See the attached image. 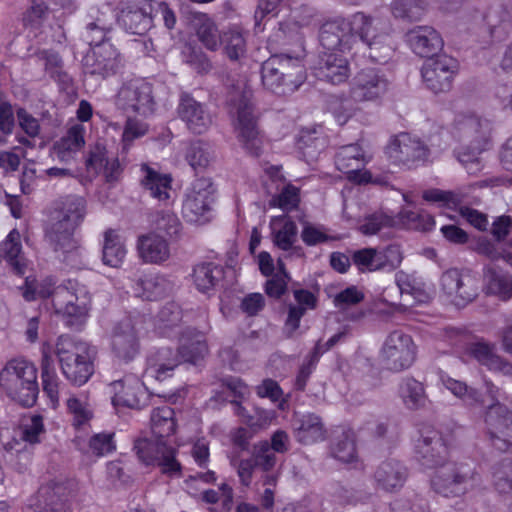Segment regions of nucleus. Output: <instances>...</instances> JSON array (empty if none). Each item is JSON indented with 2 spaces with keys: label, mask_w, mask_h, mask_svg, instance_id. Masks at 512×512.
Masks as SVG:
<instances>
[{
  "label": "nucleus",
  "mask_w": 512,
  "mask_h": 512,
  "mask_svg": "<svg viewBox=\"0 0 512 512\" xmlns=\"http://www.w3.org/2000/svg\"><path fill=\"white\" fill-rule=\"evenodd\" d=\"M22 296L27 301H33L37 296L51 297L55 313L60 315L65 324L72 329L79 330L85 324L90 310L91 297L84 286L68 288L58 286L54 290H38L35 280L25 278L21 287Z\"/></svg>",
  "instance_id": "f257e3e1"
},
{
  "label": "nucleus",
  "mask_w": 512,
  "mask_h": 512,
  "mask_svg": "<svg viewBox=\"0 0 512 512\" xmlns=\"http://www.w3.org/2000/svg\"><path fill=\"white\" fill-rule=\"evenodd\" d=\"M55 353L63 375L72 384L81 386L93 375L96 350L88 343L61 335L57 339Z\"/></svg>",
  "instance_id": "f03ea898"
},
{
  "label": "nucleus",
  "mask_w": 512,
  "mask_h": 512,
  "mask_svg": "<svg viewBox=\"0 0 512 512\" xmlns=\"http://www.w3.org/2000/svg\"><path fill=\"white\" fill-rule=\"evenodd\" d=\"M300 55H273L261 66L263 86L277 95L294 93L304 83L306 73Z\"/></svg>",
  "instance_id": "7ed1b4c3"
},
{
  "label": "nucleus",
  "mask_w": 512,
  "mask_h": 512,
  "mask_svg": "<svg viewBox=\"0 0 512 512\" xmlns=\"http://www.w3.org/2000/svg\"><path fill=\"white\" fill-rule=\"evenodd\" d=\"M483 480L473 463H443L431 480L433 490L444 497H460L482 487Z\"/></svg>",
  "instance_id": "20e7f679"
},
{
  "label": "nucleus",
  "mask_w": 512,
  "mask_h": 512,
  "mask_svg": "<svg viewBox=\"0 0 512 512\" xmlns=\"http://www.w3.org/2000/svg\"><path fill=\"white\" fill-rule=\"evenodd\" d=\"M0 386L12 400L33 406L39 393L37 369L24 359L11 360L0 373Z\"/></svg>",
  "instance_id": "39448f33"
},
{
  "label": "nucleus",
  "mask_w": 512,
  "mask_h": 512,
  "mask_svg": "<svg viewBox=\"0 0 512 512\" xmlns=\"http://www.w3.org/2000/svg\"><path fill=\"white\" fill-rule=\"evenodd\" d=\"M116 104L127 113L153 115L157 105L153 85L141 78L125 82L117 93Z\"/></svg>",
  "instance_id": "423d86ee"
},
{
  "label": "nucleus",
  "mask_w": 512,
  "mask_h": 512,
  "mask_svg": "<svg viewBox=\"0 0 512 512\" xmlns=\"http://www.w3.org/2000/svg\"><path fill=\"white\" fill-rule=\"evenodd\" d=\"M491 132V122L476 115L461 114L454 121L453 133L462 151L482 153L490 143Z\"/></svg>",
  "instance_id": "0eeeda50"
},
{
  "label": "nucleus",
  "mask_w": 512,
  "mask_h": 512,
  "mask_svg": "<svg viewBox=\"0 0 512 512\" xmlns=\"http://www.w3.org/2000/svg\"><path fill=\"white\" fill-rule=\"evenodd\" d=\"M231 113L234 117L237 138L242 147L249 155L258 157L262 152L263 141L253 105L242 96L235 103V111Z\"/></svg>",
  "instance_id": "6e6552de"
},
{
  "label": "nucleus",
  "mask_w": 512,
  "mask_h": 512,
  "mask_svg": "<svg viewBox=\"0 0 512 512\" xmlns=\"http://www.w3.org/2000/svg\"><path fill=\"white\" fill-rule=\"evenodd\" d=\"M215 188L209 178L196 179L187 190L182 215L187 222L205 224L211 219Z\"/></svg>",
  "instance_id": "1a4fd4ad"
},
{
  "label": "nucleus",
  "mask_w": 512,
  "mask_h": 512,
  "mask_svg": "<svg viewBox=\"0 0 512 512\" xmlns=\"http://www.w3.org/2000/svg\"><path fill=\"white\" fill-rule=\"evenodd\" d=\"M417 347L409 334L395 330L386 337L380 358L384 367L393 372H401L412 366L416 360Z\"/></svg>",
  "instance_id": "9d476101"
},
{
  "label": "nucleus",
  "mask_w": 512,
  "mask_h": 512,
  "mask_svg": "<svg viewBox=\"0 0 512 512\" xmlns=\"http://www.w3.org/2000/svg\"><path fill=\"white\" fill-rule=\"evenodd\" d=\"M458 72V60L447 54L430 57L421 68V76L425 87L436 95L448 93L452 89Z\"/></svg>",
  "instance_id": "9b49d317"
},
{
  "label": "nucleus",
  "mask_w": 512,
  "mask_h": 512,
  "mask_svg": "<svg viewBox=\"0 0 512 512\" xmlns=\"http://www.w3.org/2000/svg\"><path fill=\"white\" fill-rule=\"evenodd\" d=\"M492 401L485 414L487 434L495 449L508 452L512 449V411L495 401L494 396Z\"/></svg>",
  "instance_id": "f8f14e48"
},
{
  "label": "nucleus",
  "mask_w": 512,
  "mask_h": 512,
  "mask_svg": "<svg viewBox=\"0 0 512 512\" xmlns=\"http://www.w3.org/2000/svg\"><path fill=\"white\" fill-rule=\"evenodd\" d=\"M85 74L106 79L117 74L124 66L123 58L111 43H102L91 48L82 60Z\"/></svg>",
  "instance_id": "ddd939ff"
},
{
  "label": "nucleus",
  "mask_w": 512,
  "mask_h": 512,
  "mask_svg": "<svg viewBox=\"0 0 512 512\" xmlns=\"http://www.w3.org/2000/svg\"><path fill=\"white\" fill-rule=\"evenodd\" d=\"M154 0H121L118 23L125 31L144 35L153 26Z\"/></svg>",
  "instance_id": "4468645a"
},
{
  "label": "nucleus",
  "mask_w": 512,
  "mask_h": 512,
  "mask_svg": "<svg viewBox=\"0 0 512 512\" xmlns=\"http://www.w3.org/2000/svg\"><path fill=\"white\" fill-rule=\"evenodd\" d=\"M387 153L395 163L411 169L427 160L429 149L420 139L401 133L390 142Z\"/></svg>",
  "instance_id": "2eb2a0df"
},
{
  "label": "nucleus",
  "mask_w": 512,
  "mask_h": 512,
  "mask_svg": "<svg viewBox=\"0 0 512 512\" xmlns=\"http://www.w3.org/2000/svg\"><path fill=\"white\" fill-rule=\"evenodd\" d=\"M389 87L385 74L375 68H364L353 78L350 97L354 102H372L380 99Z\"/></svg>",
  "instance_id": "dca6fc26"
},
{
  "label": "nucleus",
  "mask_w": 512,
  "mask_h": 512,
  "mask_svg": "<svg viewBox=\"0 0 512 512\" xmlns=\"http://www.w3.org/2000/svg\"><path fill=\"white\" fill-rule=\"evenodd\" d=\"M440 285L442 291L457 306L472 302L478 295L476 280L456 268L449 269L441 275Z\"/></svg>",
  "instance_id": "f3484780"
},
{
  "label": "nucleus",
  "mask_w": 512,
  "mask_h": 512,
  "mask_svg": "<svg viewBox=\"0 0 512 512\" xmlns=\"http://www.w3.org/2000/svg\"><path fill=\"white\" fill-rule=\"evenodd\" d=\"M366 162L363 149L358 143L341 146L335 155L336 168L347 174V178L356 184L372 181V174L362 169Z\"/></svg>",
  "instance_id": "a211bd4d"
},
{
  "label": "nucleus",
  "mask_w": 512,
  "mask_h": 512,
  "mask_svg": "<svg viewBox=\"0 0 512 512\" xmlns=\"http://www.w3.org/2000/svg\"><path fill=\"white\" fill-rule=\"evenodd\" d=\"M448 448L438 430L425 426L420 430L416 444V454L422 465L428 468L439 467L444 463Z\"/></svg>",
  "instance_id": "6ab92c4d"
},
{
  "label": "nucleus",
  "mask_w": 512,
  "mask_h": 512,
  "mask_svg": "<svg viewBox=\"0 0 512 512\" xmlns=\"http://www.w3.org/2000/svg\"><path fill=\"white\" fill-rule=\"evenodd\" d=\"M405 40L411 50L420 57H436L444 42L440 33L432 26H415L405 34Z\"/></svg>",
  "instance_id": "aec40b11"
},
{
  "label": "nucleus",
  "mask_w": 512,
  "mask_h": 512,
  "mask_svg": "<svg viewBox=\"0 0 512 512\" xmlns=\"http://www.w3.org/2000/svg\"><path fill=\"white\" fill-rule=\"evenodd\" d=\"M70 490L63 481H49L42 485L37 492L35 503L36 512H67Z\"/></svg>",
  "instance_id": "412c9836"
},
{
  "label": "nucleus",
  "mask_w": 512,
  "mask_h": 512,
  "mask_svg": "<svg viewBox=\"0 0 512 512\" xmlns=\"http://www.w3.org/2000/svg\"><path fill=\"white\" fill-rule=\"evenodd\" d=\"M314 73L320 80L340 84L349 77V63L341 53L322 51L314 65Z\"/></svg>",
  "instance_id": "4be33fe9"
},
{
  "label": "nucleus",
  "mask_w": 512,
  "mask_h": 512,
  "mask_svg": "<svg viewBox=\"0 0 512 512\" xmlns=\"http://www.w3.org/2000/svg\"><path fill=\"white\" fill-rule=\"evenodd\" d=\"M111 385L115 391L112 397L114 406L141 409L147 405L148 394L146 388L137 377L129 376L115 381Z\"/></svg>",
  "instance_id": "5701e85b"
},
{
  "label": "nucleus",
  "mask_w": 512,
  "mask_h": 512,
  "mask_svg": "<svg viewBox=\"0 0 512 512\" xmlns=\"http://www.w3.org/2000/svg\"><path fill=\"white\" fill-rule=\"evenodd\" d=\"M178 114L194 134L206 132L212 124V117L205 106L188 93H182L180 96Z\"/></svg>",
  "instance_id": "b1692460"
},
{
  "label": "nucleus",
  "mask_w": 512,
  "mask_h": 512,
  "mask_svg": "<svg viewBox=\"0 0 512 512\" xmlns=\"http://www.w3.org/2000/svg\"><path fill=\"white\" fill-rule=\"evenodd\" d=\"M111 344L116 357L125 362L132 361L138 355L140 344L131 319H123L116 325Z\"/></svg>",
  "instance_id": "393cba45"
},
{
  "label": "nucleus",
  "mask_w": 512,
  "mask_h": 512,
  "mask_svg": "<svg viewBox=\"0 0 512 512\" xmlns=\"http://www.w3.org/2000/svg\"><path fill=\"white\" fill-rule=\"evenodd\" d=\"M319 41L324 51L350 49L351 32L347 18H335L323 23L319 30Z\"/></svg>",
  "instance_id": "a878e982"
},
{
  "label": "nucleus",
  "mask_w": 512,
  "mask_h": 512,
  "mask_svg": "<svg viewBox=\"0 0 512 512\" xmlns=\"http://www.w3.org/2000/svg\"><path fill=\"white\" fill-rule=\"evenodd\" d=\"M407 476V468L395 459L381 462L373 475L376 487L389 493L399 491L404 486Z\"/></svg>",
  "instance_id": "bb28decb"
},
{
  "label": "nucleus",
  "mask_w": 512,
  "mask_h": 512,
  "mask_svg": "<svg viewBox=\"0 0 512 512\" xmlns=\"http://www.w3.org/2000/svg\"><path fill=\"white\" fill-rule=\"evenodd\" d=\"M292 425L295 439L301 444L310 445L325 439V425L314 413L296 415Z\"/></svg>",
  "instance_id": "cd10ccee"
},
{
  "label": "nucleus",
  "mask_w": 512,
  "mask_h": 512,
  "mask_svg": "<svg viewBox=\"0 0 512 512\" xmlns=\"http://www.w3.org/2000/svg\"><path fill=\"white\" fill-rule=\"evenodd\" d=\"M137 250L145 263L160 264L170 257L168 242L156 232L140 235L137 239Z\"/></svg>",
  "instance_id": "c85d7f7f"
},
{
  "label": "nucleus",
  "mask_w": 512,
  "mask_h": 512,
  "mask_svg": "<svg viewBox=\"0 0 512 512\" xmlns=\"http://www.w3.org/2000/svg\"><path fill=\"white\" fill-rule=\"evenodd\" d=\"M181 364L178 349L161 347L147 358V371L159 381L165 380Z\"/></svg>",
  "instance_id": "c756f323"
},
{
  "label": "nucleus",
  "mask_w": 512,
  "mask_h": 512,
  "mask_svg": "<svg viewBox=\"0 0 512 512\" xmlns=\"http://www.w3.org/2000/svg\"><path fill=\"white\" fill-rule=\"evenodd\" d=\"M76 227L67 222L51 220L45 229V238L56 252L72 253L78 249V241L74 238Z\"/></svg>",
  "instance_id": "7c9ffc66"
},
{
  "label": "nucleus",
  "mask_w": 512,
  "mask_h": 512,
  "mask_svg": "<svg viewBox=\"0 0 512 512\" xmlns=\"http://www.w3.org/2000/svg\"><path fill=\"white\" fill-rule=\"evenodd\" d=\"M347 19L351 40L358 38L365 45L385 32L380 18L365 14L364 12H356Z\"/></svg>",
  "instance_id": "2f4dec72"
},
{
  "label": "nucleus",
  "mask_w": 512,
  "mask_h": 512,
  "mask_svg": "<svg viewBox=\"0 0 512 512\" xmlns=\"http://www.w3.org/2000/svg\"><path fill=\"white\" fill-rule=\"evenodd\" d=\"M85 215V201L82 197L68 195L54 202L51 220L67 222L77 227Z\"/></svg>",
  "instance_id": "473e14b6"
},
{
  "label": "nucleus",
  "mask_w": 512,
  "mask_h": 512,
  "mask_svg": "<svg viewBox=\"0 0 512 512\" xmlns=\"http://www.w3.org/2000/svg\"><path fill=\"white\" fill-rule=\"evenodd\" d=\"M21 250L20 233L17 229H13L0 244V259H4L11 271L18 276H23L27 267Z\"/></svg>",
  "instance_id": "72a5a7b5"
},
{
  "label": "nucleus",
  "mask_w": 512,
  "mask_h": 512,
  "mask_svg": "<svg viewBox=\"0 0 512 512\" xmlns=\"http://www.w3.org/2000/svg\"><path fill=\"white\" fill-rule=\"evenodd\" d=\"M143 177L142 187L149 192L150 196L158 201H166L170 197L172 178L168 174H162L147 164L141 166Z\"/></svg>",
  "instance_id": "f704fd0d"
},
{
  "label": "nucleus",
  "mask_w": 512,
  "mask_h": 512,
  "mask_svg": "<svg viewBox=\"0 0 512 512\" xmlns=\"http://www.w3.org/2000/svg\"><path fill=\"white\" fill-rule=\"evenodd\" d=\"M223 267L213 262H203L194 266L192 273L193 284L204 294L215 291L216 286L223 278Z\"/></svg>",
  "instance_id": "c9c22d12"
},
{
  "label": "nucleus",
  "mask_w": 512,
  "mask_h": 512,
  "mask_svg": "<svg viewBox=\"0 0 512 512\" xmlns=\"http://www.w3.org/2000/svg\"><path fill=\"white\" fill-rule=\"evenodd\" d=\"M469 354L481 365L489 370L499 371L504 374L512 373V364L498 356L494 346L485 342H474L469 345Z\"/></svg>",
  "instance_id": "e433bc0d"
},
{
  "label": "nucleus",
  "mask_w": 512,
  "mask_h": 512,
  "mask_svg": "<svg viewBox=\"0 0 512 512\" xmlns=\"http://www.w3.org/2000/svg\"><path fill=\"white\" fill-rule=\"evenodd\" d=\"M85 127L82 124L71 126L66 135L54 145L55 155L61 161H68L73 154L85 145Z\"/></svg>",
  "instance_id": "4c0bfd02"
},
{
  "label": "nucleus",
  "mask_w": 512,
  "mask_h": 512,
  "mask_svg": "<svg viewBox=\"0 0 512 512\" xmlns=\"http://www.w3.org/2000/svg\"><path fill=\"white\" fill-rule=\"evenodd\" d=\"M194 28L198 40L206 49L216 51L221 46L222 35L207 14L199 13L194 17Z\"/></svg>",
  "instance_id": "58836bf2"
},
{
  "label": "nucleus",
  "mask_w": 512,
  "mask_h": 512,
  "mask_svg": "<svg viewBox=\"0 0 512 512\" xmlns=\"http://www.w3.org/2000/svg\"><path fill=\"white\" fill-rule=\"evenodd\" d=\"M398 393L406 408L418 410L426 405L424 385L413 377H405L399 384Z\"/></svg>",
  "instance_id": "ea45409f"
},
{
  "label": "nucleus",
  "mask_w": 512,
  "mask_h": 512,
  "mask_svg": "<svg viewBox=\"0 0 512 512\" xmlns=\"http://www.w3.org/2000/svg\"><path fill=\"white\" fill-rule=\"evenodd\" d=\"M40 366L43 390L52 402H58V377L51 355V347L48 344H44L42 347Z\"/></svg>",
  "instance_id": "a19ab883"
},
{
  "label": "nucleus",
  "mask_w": 512,
  "mask_h": 512,
  "mask_svg": "<svg viewBox=\"0 0 512 512\" xmlns=\"http://www.w3.org/2000/svg\"><path fill=\"white\" fill-rule=\"evenodd\" d=\"M487 292L498 296L501 300L512 298V276L493 266L484 271Z\"/></svg>",
  "instance_id": "79ce46f5"
},
{
  "label": "nucleus",
  "mask_w": 512,
  "mask_h": 512,
  "mask_svg": "<svg viewBox=\"0 0 512 512\" xmlns=\"http://www.w3.org/2000/svg\"><path fill=\"white\" fill-rule=\"evenodd\" d=\"M427 8V0H393L390 4L393 17L409 23L420 21Z\"/></svg>",
  "instance_id": "37998d69"
},
{
  "label": "nucleus",
  "mask_w": 512,
  "mask_h": 512,
  "mask_svg": "<svg viewBox=\"0 0 512 512\" xmlns=\"http://www.w3.org/2000/svg\"><path fill=\"white\" fill-rule=\"evenodd\" d=\"M126 248L121 237L115 230L109 229L104 233L102 261L105 265L118 268L124 261Z\"/></svg>",
  "instance_id": "c03bdc74"
},
{
  "label": "nucleus",
  "mask_w": 512,
  "mask_h": 512,
  "mask_svg": "<svg viewBox=\"0 0 512 512\" xmlns=\"http://www.w3.org/2000/svg\"><path fill=\"white\" fill-rule=\"evenodd\" d=\"M167 281L156 275H145L139 277L133 287V291L137 297L145 300H157L166 293Z\"/></svg>",
  "instance_id": "a18cd8bd"
},
{
  "label": "nucleus",
  "mask_w": 512,
  "mask_h": 512,
  "mask_svg": "<svg viewBox=\"0 0 512 512\" xmlns=\"http://www.w3.org/2000/svg\"><path fill=\"white\" fill-rule=\"evenodd\" d=\"M174 410L169 406L158 407L151 414V431L155 438L169 437L175 432Z\"/></svg>",
  "instance_id": "49530a36"
},
{
  "label": "nucleus",
  "mask_w": 512,
  "mask_h": 512,
  "mask_svg": "<svg viewBox=\"0 0 512 512\" xmlns=\"http://www.w3.org/2000/svg\"><path fill=\"white\" fill-rule=\"evenodd\" d=\"M192 337L185 339L182 338V343L178 347V352L182 362L196 364L202 360L208 352V347L203 335L189 331Z\"/></svg>",
  "instance_id": "de8ad7c7"
},
{
  "label": "nucleus",
  "mask_w": 512,
  "mask_h": 512,
  "mask_svg": "<svg viewBox=\"0 0 512 512\" xmlns=\"http://www.w3.org/2000/svg\"><path fill=\"white\" fill-rule=\"evenodd\" d=\"M485 21L490 35L498 40L505 38L512 28V16L501 6L490 9L485 16Z\"/></svg>",
  "instance_id": "09e8293b"
},
{
  "label": "nucleus",
  "mask_w": 512,
  "mask_h": 512,
  "mask_svg": "<svg viewBox=\"0 0 512 512\" xmlns=\"http://www.w3.org/2000/svg\"><path fill=\"white\" fill-rule=\"evenodd\" d=\"M168 444L166 440L161 438L155 439H139L134 444V450L144 464H156L163 453L166 451Z\"/></svg>",
  "instance_id": "8fccbe9b"
},
{
  "label": "nucleus",
  "mask_w": 512,
  "mask_h": 512,
  "mask_svg": "<svg viewBox=\"0 0 512 512\" xmlns=\"http://www.w3.org/2000/svg\"><path fill=\"white\" fill-rule=\"evenodd\" d=\"M366 46L369 49V58L378 64L388 63L396 51L395 41L386 31Z\"/></svg>",
  "instance_id": "3c124183"
},
{
  "label": "nucleus",
  "mask_w": 512,
  "mask_h": 512,
  "mask_svg": "<svg viewBox=\"0 0 512 512\" xmlns=\"http://www.w3.org/2000/svg\"><path fill=\"white\" fill-rule=\"evenodd\" d=\"M151 224L153 232L164 233L170 238H178L182 231V224L177 215L171 211H158L152 215Z\"/></svg>",
  "instance_id": "603ef678"
},
{
  "label": "nucleus",
  "mask_w": 512,
  "mask_h": 512,
  "mask_svg": "<svg viewBox=\"0 0 512 512\" xmlns=\"http://www.w3.org/2000/svg\"><path fill=\"white\" fill-rule=\"evenodd\" d=\"M443 385L455 396L461 398L468 405H484L481 393L466 383L453 379L449 376H442Z\"/></svg>",
  "instance_id": "864d4df0"
},
{
  "label": "nucleus",
  "mask_w": 512,
  "mask_h": 512,
  "mask_svg": "<svg viewBox=\"0 0 512 512\" xmlns=\"http://www.w3.org/2000/svg\"><path fill=\"white\" fill-rule=\"evenodd\" d=\"M492 481L499 493L512 492V459L504 458L492 467Z\"/></svg>",
  "instance_id": "5fc2aeb1"
},
{
  "label": "nucleus",
  "mask_w": 512,
  "mask_h": 512,
  "mask_svg": "<svg viewBox=\"0 0 512 512\" xmlns=\"http://www.w3.org/2000/svg\"><path fill=\"white\" fill-rule=\"evenodd\" d=\"M398 217L408 229L429 231L435 225L433 217L425 211L402 209Z\"/></svg>",
  "instance_id": "6e6d98bb"
},
{
  "label": "nucleus",
  "mask_w": 512,
  "mask_h": 512,
  "mask_svg": "<svg viewBox=\"0 0 512 512\" xmlns=\"http://www.w3.org/2000/svg\"><path fill=\"white\" fill-rule=\"evenodd\" d=\"M253 464L257 472H267L277 469V457L268 447V441H260L253 446L251 453Z\"/></svg>",
  "instance_id": "4d7b16f0"
},
{
  "label": "nucleus",
  "mask_w": 512,
  "mask_h": 512,
  "mask_svg": "<svg viewBox=\"0 0 512 512\" xmlns=\"http://www.w3.org/2000/svg\"><path fill=\"white\" fill-rule=\"evenodd\" d=\"M403 260L402 251L397 244H390L384 248H376V268L378 270L392 271L398 268Z\"/></svg>",
  "instance_id": "13d9d810"
},
{
  "label": "nucleus",
  "mask_w": 512,
  "mask_h": 512,
  "mask_svg": "<svg viewBox=\"0 0 512 512\" xmlns=\"http://www.w3.org/2000/svg\"><path fill=\"white\" fill-rule=\"evenodd\" d=\"M221 45L226 56L232 61H237L245 55L246 41L238 31L225 32L222 35Z\"/></svg>",
  "instance_id": "bf43d9fd"
},
{
  "label": "nucleus",
  "mask_w": 512,
  "mask_h": 512,
  "mask_svg": "<svg viewBox=\"0 0 512 512\" xmlns=\"http://www.w3.org/2000/svg\"><path fill=\"white\" fill-rule=\"evenodd\" d=\"M183 61L192 67L197 73H208L212 64L200 47L187 44L182 50Z\"/></svg>",
  "instance_id": "052dcab7"
},
{
  "label": "nucleus",
  "mask_w": 512,
  "mask_h": 512,
  "mask_svg": "<svg viewBox=\"0 0 512 512\" xmlns=\"http://www.w3.org/2000/svg\"><path fill=\"white\" fill-rule=\"evenodd\" d=\"M111 28V23H106L103 19L97 18L95 21L87 24L83 38L91 48L102 43H110L107 40V35Z\"/></svg>",
  "instance_id": "680f3d73"
},
{
  "label": "nucleus",
  "mask_w": 512,
  "mask_h": 512,
  "mask_svg": "<svg viewBox=\"0 0 512 512\" xmlns=\"http://www.w3.org/2000/svg\"><path fill=\"white\" fill-rule=\"evenodd\" d=\"M211 158L207 144L202 141L191 143L186 152V160L194 170L206 168Z\"/></svg>",
  "instance_id": "e2e57ef3"
},
{
  "label": "nucleus",
  "mask_w": 512,
  "mask_h": 512,
  "mask_svg": "<svg viewBox=\"0 0 512 512\" xmlns=\"http://www.w3.org/2000/svg\"><path fill=\"white\" fill-rule=\"evenodd\" d=\"M490 233L497 242H503L512 247V217L501 215L494 219Z\"/></svg>",
  "instance_id": "0e129e2a"
},
{
  "label": "nucleus",
  "mask_w": 512,
  "mask_h": 512,
  "mask_svg": "<svg viewBox=\"0 0 512 512\" xmlns=\"http://www.w3.org/2000/svg\"><path fill=\"white\" fill-rule=\"evenodd\" d=\"M394 219L384 213H373L365 217L363 223L360 225L359 230L364 235H374L381 229L392 227Z\"/></svg>",
  "instance_id": "69168bd1"
},
{
  "label": "nucleus",
  "mask_w": 512,
  "mask_h": 512,
  "mask_svg": "<svg viewBox=\"0 0 512 512\" xmlns=\"http://www.w3.org/2000/svg\"><path fill=\"white\" fill-rule=\"evenodd\" d=\"M303 228L301 231V239L307 246H315L330 240L323 226H317L304 219L299 220Z\"/></svg>",
  "instance_id": "338daca9"
},
{
  "label": "nucleus",
  "mask_w": 512,
  "mask_h": 512,
  "mask_svg": "<svg viewBox=\"0 0 512 512\" xmlns=\"http://www.w3.org/2000/svg\"><path fill=\"white\" fill-rule=\"evenodd\" d=\"M296 237L297 226L292 220L287 219L282 228L274 233L273 242L278 248L288 251L295 243Z\"/></svg>",
  "instance_id": "774afa93"
}]
</instances>
